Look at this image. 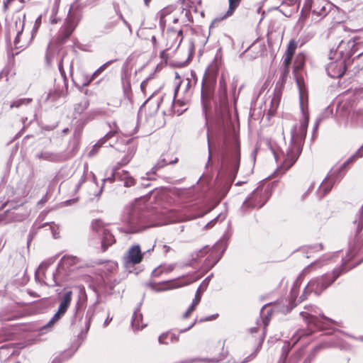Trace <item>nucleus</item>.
I'll return each instance as SVG.
<instances>
[{"label": "nucleus", "instance_id": "obj_1", "mask_svg": "<svg viewBox=\"0 0 363 363\" xmlns=\"http://www.w3.org/2000/svg\"><path fill=\"white\" fill-rule=\"evenodd\" d=\"M296 84L299 89L300 106L302 112V118L298 124L294 126L291 130V138L290 144L287 147L286 152H281L279 154L274 149L272 148V152L277 162L281 165L278 169L279 172L284 173L288 170L297 160L299 157L305 137L306 135L307 128L309 121V115L307 110L305 109L303 101L304 84L301 78L296 77Z\"/></svg>", "mask_w": 363, "mask_h": 363}, {"label": "nucleus", "instance_id": "obj_2", "mask_svg": "<svg viewBox=\"0 0 363 363\" xmlns=\"http://www.w3.org/2000/svg\"><path fill=\"white\" fill-rule=\"evenodd\" d=\"M122 230L126 233H136L149 227L161 225L160 222L150 220L147 211V204L143 199L135 201L131 205L127 215L123 220Z\"/></svg>", "mask_w": 363, "mask_h": 363}, {"label": "nucleus", "instance_id": "obj_3", "mask_svg": "<svg viewBox=\"0 0 363 363\" xmlns=\"http://www.w3.org/2000/svg\"><path fill=\"white\" fill-rule=\"evenodd\" d=\"M354 40L345 42L342 40L337 49H331L328 55L330 61L326 66L328 74L332 78L343 76L346 70L345 60L350 58L356 52Z\"/></svg>", "mask_w": 363, "mask_h": 363}, {"label": "nucleus", "instance_id": "obj_4", "mask_svg": "<svg viewBox=\"0 0 363 363\" xmlns=\"http://www.w3.org/2000/svg\"><path fill=\"white\" fill-rule=\"evenodd\" d=\"M347 271L343 267L335 269L332 274H325L322 277L311 279L306 286L303 294L300 296V301L306 298V294L313 292L315 295H320L325 289L332 284L342 272Z\"/></svg>", "mask_w": 363, "mask_h": 363}, {"label": "nucleus", "instance_id": "obj_5", "mask_svg": "<svg viewBox=\"0 0 363 363\" xmlns=\"http://www.w3.org/2000/svg\"><path fill=\"white\" fill-rule=\"evenodd\" d=\"M333 4L328 0H305L303 9L310 10L320 19L325 17L331 11Z\"/></svg>", "mask_w": 363, "mask_h": 363}, {"label": "nucleus", "instance_id": "obj_6", "mask_svg": "<svg viewBox=\"0 0 363 363\" xmlns=\"http://www.w3.org/2000/svg\"><path fill=\"white\" fill-rule=\"evenodd\" d=\"M155 245L152 248L147 250V252H150L154 250ZM146 252H142L140 246L138 244L133 245L127 250L126 253L123 257V261L126 267L140 264L143 261V256Z\"/></svg>", "mask_w": 363, "mask_h": 363}, {"label": "nucleus", "instance_id": "obj_7", "mask_svg": "<svg viewBox=\"0 0 363 363\" xmlns=\"http://www.w3.org/2000/svg\"><path fill=\"white\" fill-rule=\"evenodd\" d=\"M269 198V190L263 188H257L252 195L244 202V206L252 208H261L267 202Z\"/></svg>", "mask_w": 363, "mask_h": 363}, {"label": "nucleus", "instance_id": "obj_8", "mask_svg": "<svg viewBox=\"0 0 363 363\" xmlns=\"http://www.w3.org/2000/svg\"><path fill=\"white\" fill-rule=\"evenodd\" d=\"M72 8L73 6H71L69 11L65 24L60 31L59 38L62 43H64L71 35L77 26L76 16L75 15L72 14L71 11Z\"/></svg>", "mask_w": 363, "mask_h": 363}, {"label": "nucleus", "instance_id": "obj_9", "mask_svg": "<svg viewBox=\"0 0 363 363\" xmlns=\"http://www.w3.org/2000/svg\"><path fill=\"white\" fill-rule=\"evenodd\" d=\"M135 152V147H130L128 150L127 154L115 167H113L111 176L103 179L104 182H105L106 181L113 182L116 178L118 179V174H119V172L118 170L120 169L121 167L125 166L130 162V161L133 157Z\"/></svg>", "mask_w": 363, "mask_h": 363}, {"label": "nucleus", "instance_id": "obj_10", "mask_svg": "<svg viewBox=\"0 0 363 363\" xmlns=\"http://www.w3.org/2000/svg\"><path fill=\"white\" fill-rule=\"evenodd\" d=\"M86 264L78 257L71 255H65L62 257L59 263V267L71 270L72 267L76 266L79 269H83Z\"/></svg>", "mask_w": 363, "mask_h": 363}, {"label": "nucleus", "instance_id": "obj_11", "mask_svg": "<svg viewBox=\"0 0 363 363\" xmlns=\"http://www.w3.org/2000/svg\"><path fill=\"white\" fill-rule=\"evenodd\" d=\"M321 265L322 264H320L319 261H317V262H315L309 264L308 266H307L306 267H305L303 269L301 274H300V276L296 279V280L295 281L294 284L291 290V295L292 301L295 299V298L297 295V290L301 283L302 277L306 274H309L311 271H313V269H315L318 267H320Z\"/></svg>", "mask_w": 363, "mask_h": 363}, {"label": "nucleus", "instance_id": "obj_12", "mask_svg": "<svg viewBox=\"0 0 363 363\" xmlns=\"http://www.w3.org/2000/svg\"><path fill=\"white\" fill-rule=\"evenodd\" d=\"M173 11L172 6H167L157 13V17L160 20V26L162 29L165 28L167 22L172 18Z\"/></svg>", "mask_w": 363, "mask_h": 363}, {"label": "nucleus", "instance_id": "obj_13", "mask_svg": "<svg viewBox=\"0 0 363 363\" xmlns=\"http://www.w3.org/2000/svg\"><path fill=\"white\" fill-rule=\"evenodd\" d=\"M116 242L115 237L108 229H104L101 238V249L106 251L108 247L111 246Z\"/></svg>", "mask_w": 363, "mask_h": 363}, {"label": "nucleus", "instance_id": "obj_14", "mask_svg": "<svg viewBox=\"0 0 363 363\" xmlns=\"http://www.w3.org/2000/svg\"><path fill=\"white\" fill-rule=\"evenodd\" d=\"M307 318L308 323L313 324L318 328H323V324H324L325 322H333L331 319L325 317L324 315H320V318L313 315H308Z\"/></svg>", "mask_w": 363, "mask_h": 363}, {"label": "nucleus", "instance_id": "obj_15", "mask_svg": "<svg viewBox=\"0 0 363 363\" xmlns=\"http://www.w3.org/2000/svg\"><path fill=\"white\" fill-rule=\"evenodd\" d=\"M218 94L220 103L225 104L228 102L227 83L223 76L220 79Z\"/></svg>", "mask_w": 363, "mask_h": 363}, {"label": "nucleus", "instance_id": "obj_16", "mask_svg": "<svg viewBox=\"0 0 363 363\" xmlns=\"http://www.w3.org/2000/svg\"><path fill=\"white\" fill-rule=\"evenodd\" d=\"M281 91L279 90L275 89L274 96L270 102V107L269 108V114L273 116L279 105L281 101Z\"/></svg>", "mask_w": 363, "mask_h": 363}, {"label": "nucleus", "instance_id": "obj_17", "mask_svg": "<svg viewBox=\"0 0 363 363\" xmlns=\"http://www.w3.org/2000/svg\"><path fill=\"white\" fill-rule=\"evenodd\" d=\"M19 26L21 27V30L18 31L13 43H14V46L16 49H23L28 45V43L27 40L21 41V36H22L24 23L21 20H19Z\"/></svg>", "mask_w": 363, "mask_h": 363}, {"label": "nucleus", "instance_id": "obj_18", "mask_svg": "<svg viewBox=\"0 0 363 363\" xmlns=\"http://www.w3.org/2000/svg\"><path fill=\"white\" fill-rule=\"evenodd\" d=\"M72 298V291H66L60 300V303L58 309H60V311H63L64 313H66V311H67V308H69V306L71 303Z\"/></svg>", "mask_w": 363, "mask_h": 363}, {"label": "nucleus", "instance_id": "obj_19", "mask_svg": "<svg viewBox=\"0 0 363 363\" xmlns=\"http://www.w3.org/2000/svg\"><path fill=\"white\" fill-rule=\"evenodd\" d=\"M118 179L124 182V186L130 187L135 184L134 178H133L127 171H121L118 174Z\"/></svg>", "mask_w": 363, "mask_h": 363}, {"label": "nucleus", "instance_id": "obj_20", "mask_svg": "<svg viewBox=\"0 0 363 363\" xmlns=\"http://www.w3.org/2000/svg\"><path fill=\"white\" fill-rule=\"evenodd\" d=\"M201 294L202 293L200 292V289H198L191 306L183 315L184 318H186L196 309V307L198 306L201 301Z\"/></svg>", "mask_w": 363, "mask_h": 363}, {"label": "nucleus", "instance_id": "obj_21", "mask_svg": "<svg viewBox=\"0 0 363 363\" xmlns=\"http://www.w3.org/2000/svg\"><path fill=\"white\" fill-rule=\"evenodd\" d=\"M112 62V61H108L101 66H100L90 77H87L86 79L83 82L84 86H87L89 83L93 81L95 78H96L101 73H102L108 66Z\"/></svg>", "mask_w": 363, "mask_h": 363}, {"label": "nucleus", "instance_id": "obj_22", "mask_svg": "<svg viewBox=\"0 0 363 363\" xmlns=\"http://www.w3.org/2000/svg\"><path fill=\"white\" fill-rule=\"evenodd\" d=\"M333 187V183L330 179L327 178L320 185L318 194L320 197H323L327 193H328Z\"/></svg>", "mask_w": 363, "mask_h": 363}, {"label": "nucleus", "instance_id": "obj_23", "mask_svg": "<svg viewBox=\"0 0 363 363\" xmlns=\"http://www.w3.org/2000/svg\"><path fill=\"white\" fill-rule=\"evenodd\" d=\"M89 106V102L86 99H84L80 102L76 104L74 108V115L75 118L82 114Z\"/></svg>", "mask_w": 363, "mask_h": 363}, {"label": "nucleus", "instance_id": "obj_24", "mask_svg": "<svg viewBox=\"0 0 363 363\" xmlns=\"http://www.w3.org/2000/svg\"><path fill=\"white\" fill-rule=\"evenodd\" d=\"M117 133H118L117 128H115L112 129L111 130H110L108 133H107L106 135L104 137H103L102 138H101L97 142V143L94 146V148L90 152V154H91V152L94 151L96 147H99L102 146L108 140L114 137Z\"/></svg>", "mask_w": 363, "mask_h": 363}, {"label": "nucleus", "instance_id": "obj_25", "mask_svg": "<svg viewBox=\"0 0 363 363\" xmlns=\"http://www.w3.org/2000/svg\"><path fill=\"white\" fill-rule=\"evenodd\" d=\"M187 108L186 107V104H184L182 101L178 100L173 102L172 111L174 114H177L179 116Z\"/></svg>", "mask_w": 363, "mask_h": 363}, {"label": "nucleus", "instance_id": "obj_26", "mask_svg": "<svg viewBox=\"0 0 363 363\" xmlns=\"http://www.w3.org/2000/svg\"><path fill=\"white\" fill-rule=\"evenodd\" d=\"M169 340L171 342L174 341H177L178 338L176 337L174 334H171L169 333L162 334L159 338L158 341L160 344H169Z\"/></svg>", "mask_w": 363, "mask_h": 363}, {"label": "nucleus", "instance_id": "obj_27", "mask_svg": "<svg viewBox=\"0 0 363 363\" xmlns=\"http://www.w3.org/2000/svg\"><path fill=\"white\" fill-rule=\"evenodd\" d=\"M142 315L138 313H134L132 320V325L134 330H140L143 329L145 325H141L140 322L142 321Z\"/></svg>", "mask_w": 363, "mask_h": 363}, {"label": "nucleus", "instance_id": "obj_28", "mask_svg": "<svg viewBox=\"0 0 363 363\" xmlns=\"http://www.w3.org/2000/svg\"><path fill=\"white\" fill-rule=\"evenodd\" d=\"M175 264H163L160 266L155 271V273L156 275H158L161 273H169L174 270L175 268Z\"/></svg>", "mask_w": 363, "mask_h": 363}, {"label": "nucleus", "instance_id": "obj_29", "mask_svg": "<svg viewBox=\"0 0 363 363\" xmlns=\"http://www.w3.org/2000/svg\"><path fill=\"white\" fill-rule=\"evenodd\" d=\"M31 101H32V99H30V98H23V99H17L11 104L10 107L11 108H19L22 106H24V105L26 106V105L29 104Z\"/></svg>", "mask_w": 363, "mask_h": 363}, {"label": "nucleus", "instance_id": "obj_30", "mask_svg": "<svg viewBox=\"0 0 363 363\" xmlns=\"http://www.w3.org/2000/svg\"><path fill=\"white\" fill-rule=\"evenodd\" d=\"M65 313H64L63 311H60V309H58L57 311L52 316V318L50 319V320L45 325V328L52 327L55 323H56L65 315Z\"/></svg>", "mask_w": 363, "mask_h": 363}, {"label": "nucleus", "instance_id": "obj_31", "mask_svg": "<svg viewBox=\"0 0 363 363\" xmlns=\"http://www.w3.org/2000/svg\"><path fill=\"white\" fill-rule=\"evenodd\" d=\"M91 228L94 231H95L98 233H102L104 229H106L104 227V223L99 219L94 220L91 222Z\"/></svg>", "mask_w": 363, "mask_h": 363}, {"label": "nucleus", "instance_id": "obj_32", "mask_svg": "<svg viewBox=\"0 0 363 363\" xmlns=\"http://www.w3.org/2000/svg\"><path fill=\"white\" fill-rule=\"evenodd\" d=\"M292 57H293L292 55H287L286 54L284 55V61H283V65L284 66V73L282 74L283 79L289 74V66L291 62Z\"/></svg>", "mask_w": 363, "mask_h": 363}, {"label": "nucleus", "instance_id": "obj_33", "mask_svg": "<svg viewBox=\"0 0 363 363\" xmlns=\"http://www.w3.org/2000/svg\"><path fill=\"white\" fill-rule=\"evenodd\" d=\"M242 0H228L229 8L225 14L226 16H231L235 10L238 7Z\"/></svg>", "mask_w": 363, "mask_h": 363}, {"label": "nucleus", "instance_id": "obj_34", "mask_svg": "<svg viewBox=\"0 0 363 363\" xmlns=\"http://www.w3.org/2000/svg\"><path fill=\"white\" fill-rule=\"evenodd\" d=\"M105 114H106V111L104 110H103L102 108H95V109L90 111L87 113V118L89 120H91L97 116H104Z\"/></svg>", "mask_w": 363, "mask_h": 363}, {"label": "nucleus", "instance_id": "obj_35", "mask_svg": "<svg viewBox=\"0 0 363 363\" xmlns=\"http://www.w3.org/2000/svg\"><path fill=\"white\" fill-rule=\"evenodd\" d=\"M304 65V56L301 54H299L296 56L295 62H294V70L296 72L298 69H301Z\"/></svg>", "mask_w": 363, "mask_h": 363}, {"label": "nucleus", "instance_id": "obj_36", "mask_svg": "<svg viewBox=\"0 0 363 363\" xmlns=\"http://www.w3.org/2000/svg\"><path fill=\"white\" fill-rule=\"evenodd\" d=\"M296 48H297L296 42L294 40H290L288 46H287V49H286L285 54L287 55L294 56Z\"/></svg>", "mask_w": 363, "mask_h": 363}, {"label": "nucleus", "instance_id": "obj_37", "mask_svg": "<svg viewBox=\"0 0 363 363\" xmlns=\"http://www.w3.org/2000/svg\"><path fill=\"white\" fill-rule=\"evenodd\" d=\"M262 344V340L259 342V344H258L257 347H256V349L255 350L254 352H252L251 354H250L248 357H247L245 359L244 362H250L257 356V354H258L259 351L261 349Z\"/></svg>", "mask_w": 363, "mask_h": 363}, {"label": "nucleus", "instance_id": "obj_38", "mask_svg": "<svg viewBox=\"0 0 363 363\" xmlns=\"http://www.w3.org/2000/svg\"><path fill=\"white\" fill-rule=\"evenodd\" d=\"M209 252V248L208 246L203 247L202 250L197 252L195 255H193V259L197 260L200 259L201 257H203L204 255H206Z\"/></svg>", "mask_w": 363, "mask_h": 363}, {"label": "nucleus", "instance_id": "obj_39", "mask_svg": "<svg viewBox=\"0 0 363 363\" xmlns=\"http://www.w3.org/2000/svg\"><path fill=\"white\" fill-rule=\"evenodd\" d=\"M211 93V85L207 84L206 82H203L201 96H208Z\"/></svg>", "mask_w": 363, "mask_h": 363}, {"label": "nucleus", "instance_id": "obj_40", "mask_svg": "<svg viewBox=\"0 0 363 363\" xmlns=\"http://www.w3.org/2000/svg\"><path fill=\"white\" fill-rule=\"evenodd\" d=\"M40 24H41V16H39L35 21V23L33 25V29H32V33H31V35H32V38L34 36V35L36 33L38 29L39 28V27L40 26Z\"/></svg>", "mask_w": 363, "mask_h": 363}, {"label": "nucleus", "instance_id": "obj_41", "mask_svg": "<svg viewBox=\"0 0 363 363\" xmlns=\"http://www.w3.org/2000/svg\"><path fill=\"white\" fill-rule=\"evenodd\" d=\"M39 157L42 158L43 160L53 161L55 160L56 156L50 152H44V153H41L40 155L39 156Z\"/></svg>", "mask_w": 363, "mask_h": 363}, {"label": "nucleus", "instance_id": "obj_42", "mask_svg": "<svg viewBox=\"0 0 363 363\" xmlns=\"http://www.w3.org/2000/svg\"><path fill=\"white\" fill-rule=\"evenodd\" d=\"M50 228L51 230L52 236L55 239H57L60 237L59 228L55 224L50 225Z\"/></svg>", "mask_w": 363, "mask_h": 363}, {"label": "nucleus", "instance_id": "obj_43", "mask_svg": "<svg viewBox=\"0 0 363 363\" xmlns=\"http://www.w3.org/2000/svg\"><path fill=\"white\" fill-rule=\"evenodd\" d=\"M239 167V155L238 152L234 153L233 159V167L235 170H237Z\"/></svg>", "mask_w": 363, "mask_h": 363}, {"label": "nucleus", "instance_id": "obj_44", "mask_svg": "<svg viewBox=\"0 0 363 363\" xmlns=\"http://www.w3.org/2000/svg\"><path fill=\"white\" fill-rule=\"evenodd\" d=\"M363 156V145L357 151L356 154L352 156L347 162L353 161L355 157H361Z\"/></svg>", "mask_w": 363, "mask_h": 363}, {"label": "nucleus", "instance_id": "obj_45", "mask_svg": "<svg viewBox=\"0 0 363 363\" xmlns=\"http://www.w3.org/2000/svg\"><path fill=\"white\" fill-rule=\"evenodd\" d=\"M212 254H213V252H211V255L207 257V259L205 261L206 263V267H208L209 268H211L212 267H213L218 260V259H216L213 262H211L210 257H211Z\"/></svg>", "mask_w": 363, "mask_h": 363}, {"label": "nucleus", "instance_id": "obj_46", "mask_svg": "<svg viewBox=\"0 0 363 363\" xmlns=\"http://www.w3.org/2000/svg\"><path fill=\"white\" fill-rule=\"evenodd\" d=\"M167 164V162L165 161L164 159H162V160H160L158 162V163L155 165V167H154V169H155L156 170L160 169V168H162L164 166H165L166 164Z\"/></svg>", "mask_w": 363, "mask_h": 363}, {"label": "nucleus", "instance_id": "obj_47", "mask_svg": "<svg viewBox=\"0 0 363 363\" xmlns=\"http://www.w3.org/2000/svg\"><path fill=\"white\" fill-rule=\"evenodd\" d=\"M357 228H358V231L361 230V229L363 228V206H362V212H361V215H360Z\"/></svg>", "mask_w": 363, "mask_h": 363}, {"label": "nucleus", "instance_id": "obj_48", "mask_svg": "<svg viewBox=\"0 0 363 363\" xmlns=\"http://www.w3.org/2000/svg\"><path fill=\"white\" fill-rule=\"evenodd\" d=\"M311 251H320L323 250V245L321 244H318L314 246H311L308 247Z\"/></svg>", "mask_w": 363, "mask_h": 363}, {"label": "nucleus", "instance_id": "obj_49", "mask_svg": "<svg viewBox=\"0 0 363 363\" xmlns=\"http://www.w3.org/2000/svg\"><path fill=\"white\" fill-rule=\"evenodd\" d=\"M208 286V282L206 280H203L198 289H200V292L203 293Z\"/></svg>", "mask_w": 363, "mask_h": 363}, {"label": "nucleus", "instance_id": "obj_50", "mask_svg": "<svg viewBox=\"0 0 363 363\" xmlns=\"http://www.w3.org/2000/svg\"><path fill=\"white\" fill-rule=\"evenodd\" d=\"M353 252L352 250H350L349 252V254L347 255V257L345 258H343L342 259V261H343V264H345L347 262H348L351 257L353 256Z\"/></svg>", "mask_w": 363, "mask_h": 363}, {"label": "nucleus", "instance_id": "obj_51", "mask_svg": "<svg viewBox=\"0 0 363 363\" xmlns=\"http://www.w3.org/2000/svg\"><path fill=\"white\" fill-rule=\"evenodd\" d=\"M218 316V314H216V315H213L211 316H208V317H206L205 318H203V319H201L200 320V322H202V321H208V320H214L217 318Z\"/></svg>", "mask_w": 363, "mask_h": 363}, {"label": "nucleus", "instance_id": "obj_52", "mask_svg": "<svg viewBox=\"0 0 363 363\" xmlns=\"http://www.w3.org/2000/svg\"><path fill=\"white\" fill-rule=\"evenodd\" d=\"M301 335L297 334L294 337H293L291 340L293 341L292 345H295L298 341V340L301 337Z\"/></svg>", "mask_w": 363, "mask_h": 363}, {"label": "nucleus", "instance_id": "obj_53", "mask_svg": "<svg viewBox=\"0 0 363 363\" xmlns=\"http://www.w3.org/2000/svg\"><path fill=\"white\" fill-rule=\"evenodd\" d=\"M147 83H148V81L147 80H145L143 81L141 84H140V88L142 89L143 91H145V89H146V86L147 85Z\"/></svg>", "mask_w": 363, "mask_h": 363}, {"label": "nucleus", "instance_id": "obj_54", "mask_svg": "<svg viewBox=\"0 0 363 363\" xmlns=\"http://www.w3.org/2000/svg\"><path fill=\"white\" fill-rule=\"evenodd\" d=\"M123 23L128 27L130 33H132V29H131V26L123 18V16H121Z\"/></svg>", "mask_w": 363, "mask_h": 363}, {"label": "nucleus", "instance_id": "obj_55", "mask_svg": "<svg viewBox=\"0 0 363 363\" xmlns=\"http://www.w3.org/2000/svg\"><path fill=\"white\" fill-rule=\"evenodd\" d=\"M220 359H205L204 361L206 362V363H216L219 361Z\"/></svg>", "mask_w": 363, "mask_h": 363}, {"label": "nucleus", "instance_id": "obj_56", "mask_svg": "<svg viewBox=\"0 0 363 363\" xmlns=\"http://www.w3.org/2000/svg\"><path fill=\"white\" fill-rule=\"evenodd\" d=\"M13 0H6L4 1V9L6 10L9 7V5L11 4V1H13Z\"/></svg>", "mask_w": 363, "mask_h": 363}, {"label": "nucleus", "instance_id": "obj_57", "mask_svg": "<svg viewBox=\"0 0 363 363\" xmlns=\"http://www.w3.org/2000/svg\"><path fill=\"white\" fill-rule=\"evenodd\" d=\"M111 320H112V318H109L108 316L107 318L104 321V327H106L111 323Z\"/></svg>", "mask_w": 363, "mask_h": 363}, {"label": "nucleus", "instance_id": "obj_58", "mask_svg": "<svg viewBox=\"0 0 363 363\" xmlns=\"http://www.w3.org/2000/svg\"><path fill=\"white\" fill-rule=\"evenodd\" d=\"M167 284L168 285V286L166 288V289H171L179 287V286H174L172 283L169 282H168Z\"/></svg>", "mask_w": 363, "mask_h": 363}, {"label": "nucleus", "instance_id": "obj_59", "mask_svg": "<svg viewBox=\"0 0 363 363\" xmlns=\"http://www.w3.org/2000/svg\"><path fill=\"white\" fill-rule=\"evenodd\" d=\"M186 91H187V89L191 86V82L189 80V78H187L186 79Z\"/></svg>", "mask_w": 363, "mask_h": 363}, {"label": "nucleus", "instance_id": "obj_60", "mask_svg": "<svg viewBox=\"0 0 363 363\" xmlns=\"http://www.w3.org/2000/svg\"><path fill=\"white\" fill-rule=\"evenodd\" d=\"M116 25V23H115V22H111V23H108L106 25V27H108V29H111V28H113Z\"/></svg>", "mask_w": 363, "mask_h": 363}, {"label": "nucleus", "instance_id": "obj_61", "mask_svg": "<svg viewBox=\"0 0 363 363\" xmlns=\"http://www.w3.org/2000/svg\"><path fill=\"white\" fill-rule=\"evenodd\" d=\"M214 223H215V220H213L210 221L209 223H208L206 224V228H211L214 225Z\"/></svg>", "mask_w": 363, "mask_h": 363}, {"label": "nucleus", "instance_id": "obj_62", "mask_svg": "<svg viewBox=\"0 0 363 363\" xmlns=\"http://www.w3.org/2000/svg\"><path fill=\"white\" fill-rule=\"evenodd\" d=\"M195 323H196V320L194 322H193L188 328H185L184 330H181V332H184V331H186V330L191 329L194 326Z\"/></svg>", "mask_w": 363, "mask_h": 363}, {"label": "nucleus", "instance_id": "obj_63", "mask_svg": "<svg viewBox=\"0 0 363 363\" xmlns=\"http://www.w3.org/2000/svg\"><path fill=\"white\" fill-rule=\"evenodd\" d=\"M59 69H60L61 74L63 75L64 74V71L62 69V62H60V64H59Z\"/></svg>", "mask_w": 363, "mask_h": 363}, {"label": "nucleus", "instance_id": "obj_64", "mask_svg": "<svg viewBox=\"0 0 363 363\" xmlns=\"http://www.w3.org/2000/svg\"><path fill=\"white\" fill-rule=\"evenodd\" d=\"M151 41H152V44L154 45V46H155L156 43H157L155 36H154V35L152 36Z\"/></svg>", "mask_w": 363, "mask_h": 363}]
</instances>
